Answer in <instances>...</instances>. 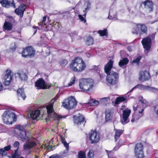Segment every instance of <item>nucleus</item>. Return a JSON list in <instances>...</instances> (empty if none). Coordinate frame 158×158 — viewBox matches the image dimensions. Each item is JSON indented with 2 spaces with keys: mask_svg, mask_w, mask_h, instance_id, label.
I'll list each match as a JSON object with an SVG mask.
<instances>
[{
  "mask_svg": "<svg viewBox=\"0 0 158 158\" xmlns=\"http://www.w3.org/2000/svg\"><path fill=\"white\" fill-rule=\"evenodd\" d=\"M137 106L135 107L134 106H133V110L135 112L136 111V110H137Z\"/></svg>",
  "mask_w": 158,
  "mask_h": 158,
  "instance_id": "nucleus-59",
  "label": "nucleus"
},
{
  "mask_svg": "<svg viewBox=\"0 0 158 158\" xmlns=\"http://www.w3.org/2000/svg\"><path fill=\"white\" fill-rule=\"evenodd\" d=\"M7 115H9L10 123H11L13 121H15L17 120V116L16 114L12 111L7 110Z\"/></svg>",
  "mask_w": 158,
  "mask_h": 158,
  "instance_id": "nucleus-21",
  "label": "nucleus"
},
{
  "mask_svg": "<svg viewBox=\"0 0 158 158\" xmlns=\"http://www.w3.org/2000/svg\"><path fill=\"white\" fill-rule=\"evenodd\" d=\"M89 7H88V6H87V7H86V8H85V10H83V11L85 12V14H84L83 15L84 16H85L86 15V12H87V10L89 9Z\"/></svg>",
  "mask_w": 158,
  "mask_h": 158,
  "instance_id": "nucleus-55",
  "label": "nucleus"
},
{
  "mask_svg": "<svg viewBox=\"0 0 158 158\" xmlns=\"http://www.w3.org/2000/svg\"><path fill=\"white\" fill-rule=\"evenodd\" d=\"M94 154L93 150H89L87 154V158H94Z\"/></svg>",
  "mask_w": 158,
  "mask_h": 158,
  "instance_id": "nucleus-38",
  "label": "nucleus"
},
{
  "mask_svg": "<svg viewBox=\"0 0 158 158\" xmlns=\"http://www.w3.org/2000/svg\"><path fill=\"white\" fill-rule=\"evenodd\" d=\"M89 139L91 144L97 143L100 139L99 133L96 130H91L89 134Z\"/></svg>",
  "mask_w": 158,
  "mask_h": 158,
  "instance_id": "nucleus-9",
  "label": "nucleus"
},
{
  "mask_svg": "<svg viewBox=\"0 0 158 158\" xmlns=\"http://www.w3.org/2000/svg\"><path fill=\"white\" fill-rule=\"evenodd\" d=\"M114 130L115 131L114 135V139L115 141H117L121 135L123 133L124 131L122 130L116 129H114Z\"/></svg>",
  "mask_w": 158,
  "mask_h": 158,
  "instance_id": "nucleus-24",
  "label": "nucleus"
},
{
  "mask_svg": "<svg viewBox=\"0 0 158 158\" xmlns=\"http://www.w3.org/2000/svg\"><path fill=\"white\" fill-rule=\"evenodd\" d=\"M140 100L143 104V106H146L147 105L146 104V102L145 100L142 99L141 100Z\"/></svg>",
  "mask_w": 158,
  "mask_h": 158,
  "instance_id": "nucleus-53",
  "label": "nucleus"
},
{
  "mask_svg": "<svg viewBox=\"0 0 158 158\" xmlns=\"http://www.w3.org/2000/svg\"><path fill=\"white\" fill-rule=\"evenodd\" d=\"M77 102L73 96H71L65 99L62 102L63 107L68 109H71L76 107Z\"/></svg>",
  "mask_w": 158,
  "mask_h": 158,
  "instance_id": "nucleus-5",
  "label": "nucleus"
},
{
  "mask_svg": "<svg viewBox=\"0 0 158 158\" xmlns=\"http://www.w3.org/2000/svg\"><path fill=\"white\" fill-rule=\"evenodd\" d=\"M7 18V20L9 21L8 22H9L11 23V22H13L15 21L14 18L12 16H8Z\"/></svg>",
  "mask_w": 158,
  "mask_h": 158,
  "instance_id": "nucleus-46",
  "label": "nucleus"
},
{
  "mask_svg": "<svg viewBox=\"0 0 158 158\" xmlns=\"http://www.w3.org/2000/svg\"><path fill=\"white\" fill-rule=\"evenodd\" d=\"M73 118V122L75 124L77 125L83 124L84 125L86 123V121L83 115H80L78 116L74 115Z\"/></svg>",
  "mask_w": 158,
  "mask_h": 158,
  "instance_id": "nucleus-11",
  "label": "nucleus"
},
{
  "mask_svg": "<svg viewBox=\"0 0 158 158\" xmlns=\"http://www.w3.org/2000/svg\"><path fill=\"white\" fill-rule=\"evenodd\" d=\"M68 61L64 59H62L59 61V64L62 67H65L68 64Z\"/></svg>",
  "mask_w": 158,
  "mask_h": 158,
  "instance_id": "nucleus-34",
  "label": "nucleus"
},
{
  "mask_svg": "<svg viewBox=\"0 0 158 158\" xmlns=\"http://www.w3.org/2000/svg\"><path fill=\"white\" fill-rule=\"evenodd\" d=\"M11 71L10 69H7L6 70V74L4 77L5 80L4 82L5 85H8L11 82L12 78V77L11 74Z\"/></svg>",
  "mask_w": 158,
  "mask_h": 158,
  "instance_id": "nucleus-18",
  "label": "nucleus"
},
{
  "mask_svg": "<svg viewBox=\"0 0 158 158\" xmlns=\"http://www.w3.org/2000/svg\"><path fill=\"white\" fill-rule=\"evenodd\" d=\"M17 74L22 81H25L27 80L28 77L25 73L21 71L17 73Z\"/></svg>",
  "mask_w": 158,
  "mask_h": 158,
  "instance_id": "nucleus-25",
  "label": "nucleus"
},
{
  "mask_svg": "<svg viewBox=\"0 0 158 158\" xmlns=\"http://www.w3.org/2000/svg\"><path fill=\"white\" fill-rule=\"evenodd\" d=\"M46 16H45L43 17L42 21L40 23V25L42 26L43 25H45V21L46 20Z\"/></svg>",
  "mask_w": 158,
  "mask_h": 158,
  "instance_id": "nucleus-44",
  "label": "nucleus"
},
{
  "mask_svg": "<svg viewBox=\"0 0 158 158\" xmlns=\"http://www.w3.org/2000/svg\"><path fill=\"white\" fill-rule=\"evenodd\" d=\"M36 145L35 142L31 141L28 142L23 145V148L24 150H28L35 147Z\"/></svg>",
  "mask_w": 158,
  "mask_h": 158,
  "instance_id": "nucleus-20",
  "label": "nucleus"
},
{
  "mask_svg": "<svg viewBox=\"0 0 158 158\" xmlns=\"http://www.w3.org/2000/svg\"><path fill=\"white\" fill-rule=\"evenodd\" d=\"M140 28L142 33L147 34L148 32L147 27L144 24L139 23Z\"/></svg>",
  "mask_w": 158,
  "mask_h": 158,
  "instance_id": "nucleus-32",
  "label": "nucleus"
},
{
  "mask_svg": "<svg viewBox=\"0 0 158 158\" xmlns=\"http://www.w3.org/2000/svg\"><path fill=\"white\" fill-rule=\"evenodd\" d=\"M135 88H136V87L135 86L134 87H133L131 90H130L129 91L128 93L131 92L134 89H135Z\"/></svg>",
  "mask_w": 158,
  "mask_h": 158,
  "instance_id": "nucleus-58",
  "label": "nucleus"
},
{
  "mask_svg": "<svg viewBox=\"0 0 158 158\" xmlns=\"http://www.w3.org/2000/svg\"><path fill=\"white\" fill-rule=\"evenodd\" d=\"M100 76V78L101 79H102L104 77V75L103 74H99Z\"/></svg>",
  "mask_w": 158,
  "mask_h": 158,
  "instance_id": "nucleus-60",
  "label": "nucleus"
},
{
  "mask_svg": "<svg viewBox=\"0 0 158 158\" xmlns=\"http://www.w3.org/2000/svg\"><path fill=\"white\" fill-rule=\"evenodd\" d=\"M140 30L139 23L136 24L135 26L132 29V33L133 34L137 35Z\"/></svg>",
  "mask_w": 158,
  "mask_h": 158,
  "instance_id": "nucleus-31",
  "label": "nucleus"
},
{
  "mask_svg": "<svg viewBox=\"0 0 158 158\" xmlns=\"http://www.w3.org/2000/svg\"><path fill=\"white\" fill-rule=\"evenodd\" d=\"M60 136V139H61V141L62 140H63V139H65L64 137H63L62 135H61Z\"/></svg>",
  "mask_w": 158,
  "mask_h": 158,
  "instance_id": "nucleus-62",
  "label": "nucleus"
},
{
  "mask_svg": "<svg viewBox=\"0 0 158 158\" xmlns=\"http://www.w3.org/2000/svg\"><path fill=\"white\" fill-rule=\"evenodd\" d=\"M144 110V109L143 108H142L141 110V111H139V113H140V114H142V112Z\"/></svg>",
  "mask_w": 158,
  "mask_h": 158,
  "instance_id": "nucleus-63",
  "label": "nucleus"
},
{
  "mask_svg": "<svg viewBox=\"0 0 158 158\" xmlns=\"http://www.w3.org/2000/svg\"><path fill=\"white\" fill-rule=\"evenodd\" d=\"M45 82L43 78H40L37 79L35 83V86L37 89H45Z\"/></svg>",
  "mask_w": 158,
  "mask_h": 158,
  "instance_id": "nucleus-16",
  "label": "nucleus"
},
{
  "mask_svg": "<svg viewBox=\"0 0 158 158\" xmlns=\"http://www.w3.org/2000/svg\"><path fill=\"white\" fill-rule=\"evenodd\" d=\"M62 143H63L64 146L66 147V149L68 150L69 149V144L67 143L65 139H64L61 141Z\"/></svg>",
  "mask_w": 158,
  "mask_h": 158,
  "instance_id": "nucleus-45",
  "label": "nucleus"
},
{
  "mask_svg": "<svg viewBox=\"0 0 158 158\" xmlns=\"http://www.w3.org/2000/svg\"><path fill=\"white\" fill-rule=\"evenodd\" d=\"M97 32L101 36H107L108 35V32L106 29H104L102 30H99Z\"/></svg>",
  "mask_w": 158,
  "mask_h": 158,
  "instance_id": "nucleus-33",
  "label": "nucleus"
},
{
  "mask_svg": "<svg viewBox=\"0 0 158 158\" xmlns=\"http://www.w3.org/2000/svg\"><path fill=\"white\" fill-rule=\"evenodd\" d=\"M11 157H10V158H19L18 157H17L16 156H15V155L14 154L13 155H11Z\"/></svg>",
  "mask_w": 158,
  "mask_h": 158,
  "instance_id": "nucleus-61",
  "label": "nucleus"
},
{
  "mask_svg": "<svg viewBox=\"0 0 158 158\" xmlns=\"http://www.w3.org/2000/svg\"><path fill=\"white\" fill-rule=\"evenodd\" d=\"M40 114V111L39 110H35L32 111L30 114V117L32 119H35L39 117Z\"/></svg>",
  "mask_w": 158,
  "mask_h": 158,
  "instance_id": "nucleus-26",
  "label": "nucleus"
},
{
  "mask_svg": "<svg viewBox=\"0 0 158 158\" xmlns=\"http://www.w3.org/2000/svg\"><path fill=\"white\" fill-rule=\"evenodd\" d=\"M1 4L3 7L7 8L11 6L14 8L16 7L15 4L14 0H2Z\"/></svg>",
  "mask_w": 158,
  "mask_h": 158,
  "instance_id": "nucleus-17",
  "label": "nucleus"
},
{
  "mask_svg": "<svg viewBox=\"0 0 158 158\" xmlns=\"http://www.w3.org/2000/svg\"><path fill=\"white\" fill-rule=\"evenodd\" d=\"M19 143L17 141H16L15 142L13 146L15 148H16L18 147V148L19 146Z\"/></svg>",
  "mask_w": 158,
  "mask_h": 158,
  "instance_id": "nucleus-50",
  "label": "nucleus"
},
{
  "mask_svg": "<svg viewBox=\"0 0 158 158\" xmlns=\"http://www.w3.org/2000/svg\"><path fill=\"white\" fill-rule=\"evenodd\" d=\"M108 156L109 158H117L116 157L114 156V153L112 151H108L107 152Z\"/></svg>",
  "mask_w": 158,
  "mask_h": 158,
  "instance_id": "nucleus-39",
  "label": "nucleus"
},
{
  "mask_svg": "<svg viewBox=\"0 0 158 158\" xmlns=\"http://www.w3.org/2000/svg\"><path fill=\"white\" fill-rule=\"evenodd\" d=\"M94 43V39L91 36H88L86 38L85 41V44L88 46H90L93 45Z\"/></svg>",
  "mask_w": 158,
  "mask_h": 158,
  "instance_id": "nucleus-28",
  "label": "nucleus"
},
{
  "mask_svg": "<svg viewBox=\"0 0 158 158\" xmlns=\"http://www.w3.org/2000/svg\"><path fill=\"white\" fill-rule=\"evenodd\" d=\"M49 158H60V155H52L49 157Z\"/></svg>",
  "mask_w": 158,
  "mask_h": 158,
  "instance_id": "nucleus-52",
  "label": "nucleus"
},
{
  "mask_svg": "<svg viewBox=\"0 0 158 158\" xmlns=\"http://www.w3.org/2000/svg\"><path fill=\"white\" fill-rule=\"evenodd\" d=\"M53 115L51 114L50 116H48V117L50 118H52L55 119H56L57 120H59L61 118V116L60 115L57 114L55 111L53 113Z\"/></svg>",
  "mask_w": 158,
  "mask_h": 158,
  "instance_id": "nucleus-36",
  "label": "nucleus"
},
{
  "mask_svg": "<svg viewBox=\"0 0 158 158\" xmlns=\"http://www.w3.org/2000/svg\"><path fill=\"white\" fill-rule=\"evenodd\" d=\"M113 62L110 60L105 66L104 71L107 74L106 80L107 85L110 86L116 85L118 81L119 76L117 73L112 71L110 72L113 67Z\"/></svg>",
  "mask_w": 158,
  "mask_h": 158,
  "instance_id": "nucleus-1",
  "label": "nucleus"
},
{
  "mask_svg": "<svg viewBox=\"0 0 158 158\" xmlns=\"http://www.w3.org/2000/svg\"><path fill=\"white\" fill-rule=\"evenodd\" d=\"M131 112V110L128 108L123 111L122 117L121 118V122L122 123L126 124L129 122L128 121V119Z\"/></svg>",
  "mask_w": 158,
  "mask_h": 158,
  "instance_id": "nucleus-12",
  "label": "nucleus"
},
{
  "mask_svg": "<svg viewBox=\"0 0 158 158\" xmlns=\"http://www.w3.org/2000/svg\"><path fill=\"white\" fill-rule=\"evenodd\" d=\"M45 87H46V88H45V89H49L52 86V85L51 83L50 84H48L47 85H46L45 83Z\"/></svg>",
  "mask_w": 158,
  "mask_h": 158,
  "instance_id": "nucleus-54",
  "label": "nucleus"
},
{
  "mask_svg": "<svg viewBox=\"0 0 158 158\" xmlns=\"http://www.w3.org/2000/svg\"><path fill=\"white\" fill-rule=\"evenodd\" d=\"M4 150L6 151H9V150H10L11 149V146L10 145H7L5 147H4L3 148Z\"/></svg>",
  "mask_w": 158,
  "mask_h": 158,
  "instance_id": "nucleus-48",
  "label": "nucleus"
},
{
  "mask_svg": "<svg viewBox=\"0 0 158 158\" xmlns=\"http://www.w3.org/2000/svg\"><path fill=\"white\" fill-rule=\"evenodd\" d=\"M15 129L19 130V133H17V134L23 140L26 139V132L24 127L23 126L20 125H18L15 128Z\"/></svg>",
  "mask_w": 158,
  "mask_h": 158,
  "instance_id": "nucleus-10",
  "label": "nucleus"
},
{
  "mask_svg": "<svg viewBox=\"0 0 158 158\" xmlns=\"http://www.w3.org/2000/svg\"><path fill=\"white\" fill-rule=\"evenodd\" d=\"M17 94L19 100L20 98L25 100L27 96L25 93L24 89L23 88H19L17 91Z\"/></svg>",
  "mask_w": 158,
  "mask_h": 158,
  "instance_id": "nucleus-19",
  "label": "nucleus"
},
{
  "mask_svg": "<svg viewBox=\"0 0 158 158\" xmlns=\"http://www.w3.org/2000/svg\"><path fill=\"white\" fill-rule=\"evenodd\" d=\"M114 17H112V16H111L110 15V14L109 13V16L108 17V18L110 19H111V20H113V19H114Z\"/></svg>",
  "mask_w": 158,
  "mask_h": 158,
  "instance_id": "nucleus-56",
  "label": "nucleus"
},
{
  "mask_svg": "<svg viewBox=\"0 0 158 158\" xmlns=\"http://www.w3.org/2000/svg\"><path fill=\"white\" fill-rule=\"evenodd\" d=\"M76 80V77L74 76L71 78V80L68 84V86H71L74 83Z\"/></svg>",
  "mask_w": 158,
  "mask_h": 158,
  "instance_id": "nucleus-41",
  "label": "nucleus"
},
{
  "mask_svg": "<svg viewBox=\"0 0 158 158\" xmlns=\"http://www.w3.org/2000/svg\"><path fill=\"white\" fill-rule=\"evenodd\" d=\"M78 16L79 19L81 20V21L83 22L84 23H85L86 22V20L84 18L82 15H79Z\"/></svg>",
  "mask_w": 158,
  "mask_h": 158,
  "instance_id": "nucleus-47",
  "label": "nucleus"
},
{
  "mask_svg": "<svg viewBox=\"0 0 158 158\" xmlns=\"http://www.w3.org/2000/svg\"><path fill=\"white\" fill-rule=\"evenodd\" d=\"M27 8V5L23 3L21 4L18 8L15 10V13L18 15H20L22 18L23 15L24 11Z\"/></svg>",
  "mask_w": 158,
  "mask_h": 158,
  "instance_id": "nucleus-15",
  "label": "nucleus"
},
{
  "mask_svg": "<svg viewBox=\"0 0 158 158\" xmlns=\"http://www.w3.org/2000/svg\"><path fill=\"white\" fill-rule=\"evenodd\" d=\"M86 67L85 62L79 57H75L69 65V69L72 71L80 73L83 71Z\"/></svg>",
  "mask_w": 158,
  "mask_h": 158,
  "instance_id": "nucleus-2",
  "label": "nucleus"
},
{
  "mask_svg": "<svg viewBox=\"0 0 158 158\" xmlns=\"http://www.w3.org/2000/svg\"><path fill=\"white\" fill-rule=\"evenodd\" d=\"M154 3L152 1L146 0L141 2L139 8L144 9L145 11L148 13H151L153 10Z\"/></svg>",
  "mask_w": 158,
  "mask_h": 158,
  "instance_id": "nucleus-6",
  "label": "nucleus"
},
{
  "mask_svg": "<svg viewBox=\"0 0 158 158\" xmlns=\"http://www.w3.org/2000/svg\"><path fill=\"white\" fill-rule=\"evenodd\" d=\"M13 28V26L12 23L6 21L4 22L3 28L5 30L10 31L12 30Z\"/></svg>",
  "mask_w": 158,
  "mask_h": 158,
  "instance_id": "nucleus-23",
  "label": "nucleus"
},
{
  "mask_svg": "<svg viewBox=\"0 0 158 158\" xmlns=\"http://www.w3.org/2000/svg\"><path fill=\"white\" fill-rule=\"evenodd\" d=\"M150 78L149 73L146 70L141 71L139 73V80L143 82L148 81Z\"/></svg>",
  "mask_w": 158,
  "mask_h": 158,
  "instance_id": "nucleus-14",
  "label": "nucleus"
},
{
  "mask_svg": "<svg viewBox=\"0 0 158 158\" xmlns=\"http://www.w3.org/2000/svg\"><path fill=\"white\" fill-rule=\"evenodd\" d=\"M134 152L135 156L137 158H143L144 157L143 145L142 143H137L136 144Z\"/></svg>",
  "mask_w": 158,
  "mask_h": 158,
  "instance_id": "nucleus-8",
  "label": "nucleus"
},
{
  "mask_svg": "<svg viewBox=\"0 0 158 158\" xmlns=\"http://www.w3.org/2000/svg\"><path fill=\"white\" fill-rule=\"evenodd\" d=\"M136 88H138L141 89H145L146 87H149V86H145L141 84H138L135 86Z\"/></svg>",
  "mask_w": 158,
  "mask_h": 158,
  "instance_id": "nucleus-40",
  "label": "nucleus"
},
{
  "mask_svg": "<svg viewBox=\"0 0 158 158\" xmlns=\"http://www.w3.org/2000/svg\"><path fill=\"white\" fill-rule=\"evenodd\" d=\"M18 148L16 149L14 151V154L17 157L19 158L20 155L18 154Z\"/></svg>",
  "mask_w": 158,
  "mask_h": 158,
  "instance_id": "nucleus-49",
  "label": "nucleus"
},
{
  "mask_svg": "<svg viewBox=\"0 0 158 158\" xmlns=\"http://www.w3.org/2000/svg\"><path fill=\"white\" fill-rule=\"evenodd\" d=\"M56 100V99L54 98L51 100L49 103L46 106L48 116H50L51 114H52L54 111L53 109V105L54 103Z\"/></svg>",
  "mask_w": 158,
  "mask_h": 158,
  "instance_id": "nucleus-13",
  "label": "nucleus"
},
{
  "mask_svg": "<svg viewBox=\"0 0 158 158\" xmlns=\"http://www.w3.org/2000/svg\"><path fill=\"white\" fill-rule=\"evenodd\" d=\"M99 102L97 100L92 99L90 100L88 102V104L90 106H95L98 105Z\"/></svg>",
  "mask_w": 158,
  "mask_h": 158,
  "instance_id": "nucleus-37",
  "label": "nucleus"
},
{
  "mask_svg": "<svg viewBox=\"0 0 158 158\" xmlns=\"http://www.w3.org/2000/svg\"><path fill=\"white\" fill-rule=\"evenodd\" d=\"M2 118L5 123L7 124L10 123L9 117L8 114L7 115V110L5 111L4 112L2 115Z\"/></svg>",
  "mask_w": 158,
  "mask_h": 158,
  "instance_id": "nucleus-27",
  "label": "nucleus"
},
{
  "mask_svg": "<svg viewBox=\"0 0 158 158\" xmlns=\"http://www.w3.org/2000/svg\"><path fill=\"white\" fill-rule=\"evenodd\" d=\"M77 158H86L85 151H80L78 152Z\"/></svg>",
  "mask_w": 158,
  "mask_h": 158,
  "instance_id": "nucleus-35",
  "label": "nucleus"
},
{
  "mask_svg": "<svg viewBox=\"0 0 158 158\" xmlns=\"http://www.w3.org/2000/svg\"><path fill=\"white\" fill-rule=\"evenodd\" d=\"M129 60L127 58H124L122 60H120L119 62L118 65L120 67H122L127 64L129 62Z\"/></svg>",
  "mask_w": 158,
  "mask_h": 158,
  "instance_id": "nucleus-30",
  "label": "nucleus"
},
{
  "mask_svg": "<svg viewBox=\"0 0 158 158\" xmlns=\"http://www.w3.org/2000/svg\"><path fill=\"white\" fill-rule=\"evenodd\" d=\"M35 51L31 46H28L23 48L22 52V56L25 58H31L34 56Z\"/></svg>",
  "mask_w": 158,
  "mask_h": 158,
  "instance_id": "nucleus-7",
  "label": "nucleus"
},
{
  "mask_svg": "<svg viewBox=\"0 0 158 158\" xmlns=\"http://www.w3.org/2000/svg\"><path fill=\"white\" fill-rule=\"evenodd\" d=\"M126 98L123 96H119L116 98L115 99V101L114 104L115 105H118L119 103L125 101Z\"/></svg>",
  "mask_w": 158,
  "mask_h": 158,
  "instance_id": "nucleus-29",
  "label": "nucleus"
},
{
  "mask_svg": "<svg viewBox=\"0 0 158 158\" xmlns=\"http://www.w3.org/2000/svg\"><path fill=\"white\" fill-rule=\"evenodd\" d=\"M3 88V85L2 83L0 82V91L2 90Z\"/></svg>",
  "mask_w": 158,
  "mask_h": 158,
  "instance_id": "nucleus-57",
  "label": "nucleus"
},
{
  "mask_svg": "<svg viewBox=\"0 0 158 158\" xmlns=\"http://www.w3.org/2000/svg\"><path fill=\"white\" fill-rule=\"evenodd\" d=\"M19 2H21L23 1L24 0H16Z\"/></svg>",
  "mask_w": 158,
  "mask_h": 158,
  "instance_id": "nucleus-64",
  "label": "nucleus"
},
{
  "mask_svg": "<svg viewBox=\"0 0 158 158\" xmlns=\"http://www.w3.org/2000/svg\"><path fill=\"white\" fill-rule=\"evenodd\" d=\"M154 110L156 114L158 115V105H156L154 106Z\"/></svg>",
  "mask_w": 158,
  "mask_h": 158,
  "instance_id": "nucleus-51",
  "label": "nucleus"
},
{
  "mask_svg": "<svg viewBox=\"0 0 158 158\" xmlns=\"http://www.w3.org/2000/svg\"><path fill=\"white\" fill-rule=\"evenodd\" d=\"M0 154L3 157L6 156L7 155V153L3 148H1L0 149Z\"/></svg>",
  "mask_w": 158,
  "mask_h": 158,
  "instance_id": "nucleus-43",
  "label": "nucleus"
},
{
  "mask_svg": "<svg viewBox=\"0 0 158 158\" xmlns=\"http://www.w3.org/2000/svg\"><path fill=\"white\" fill-rule=\"evenodd\" d=\"M105 114L106 121L110 120L112 118V114L111 110L109 109L106 110Z\"/></svg>",
  "mask_w": 158,
  "mask_h": 158,
  "instance_id": "nucleus-22",
  "label": "nucleus"
},
{
  "mask_svg": "<svg viewBox=\"0 0 158 158\" xmlns=\"http://www.w3.org/2000/svg\"><path fill=\"white\" fill-rule=\"evenodd\" d=\"M142 58V57L141 56H139L136 58L135 59L133 60L132 61V63H136L137 64H138Z\"/></svg>",
  "mask_w": 158,
  "mask_h": 158,
  "instance_id": "nucleus-42",
  "label": "nucleus"
},
{
  "mask_svg": "<svg viewBox=\"0 0 158 158\" xmlns=\"http://www.w3.org/2000/svg\"><path fill=\"white\" fill-rule=\"evenodd\" d=\"M156 33H153L149 35L147 37L143 39L141 41V43L144 49V51L147 54L150 51L152 46V41L155 39Z\"/></svg>",
  "mask_w": 158,
  "mask_h": 158,
  "instance_id": "nucleus-3",
  "label": "nucleus"
},
{
  "mask_svg": "<svg viewBox=\"0 0 158 158\" xmlns=\"http://www.w3.org/2000/svg\"><path fill=\"white\" fill-rule=\"evenodd\" d=\"M93 80L90 79H84L80 80L79 87L81 91L87 92L94 86Z\"/></svg>",
  "mask_w": 158,
  "mask_h": 158,
  "instance_id": "nucleus-4",
  "label": "nucleus"
}]
</instances>
